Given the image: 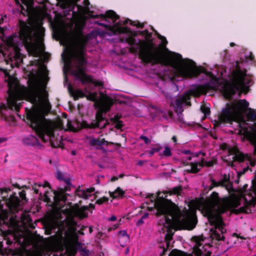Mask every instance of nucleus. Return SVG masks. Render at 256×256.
<instances>
[{"label": "nucleus", "instance_id": "obj_64", "mask_svg": "<svg viewBox=\"0 0 256 256\" xmlns=\"http://www.w3.org/2000/svg\"><path fill=\"white\" fill-rule=\"evenodd\" d=\"M67 126H68V128L71 130L72 128H74L72 126V125L71 124V122L70 121H69L68 120V124H67Z\"/></svg>", "mask_w": 256, "mask_h": 256}, {"label": "nucleus", "instance_id": "obj_59", "mask_svg": "<svg viewBox=\"0 0 256 256\" xmlns=\"http://www.w3.org/2000/svg\"><path fill=\"white\" fill-rule=\"evenodd\" d=\"M178 114V120L182 122V123H184V118H183V114L182 113H177Z\"/></svg>", "mask_w": 256, "mask_h": 256}, {"label": "nucleus", "instance_id": "obj_19", "mask_svg": "<svg viewBox=\"0 0 256 256\" xmlns=\"http://www.w3.org/2000/svg\"><path fill=\"white\" fill-rule=\"evenodd\" d=\"M234 159L240 162L248 161L252 166H254L256 164V162L252 160L251 155L248 154H244L238 152L235 154Z\"/></svg>", "mask_w": 256, "mask_h": 256}, {"label": "nucleus", "instance_id": "obj_62", "mask_svg": "<svg viewBox=\"0 0 256 256\" xmlns=\"http://www.w3.org/2000/svg\"><path fill=\"white\" fill-rule=\"evenodd\" d=\"M118 227V224H114L112 226L110 227V228H108V231L110 232V231H112V230H114L116 229Z\"/></svg>", "mask_w": 256, "mask_h": 256}, {"label": "nucleus", "instance_id": "obj_43", "mask_svg": "<svg viewBox=\"0 0 256 256\" xmlns=\"http://www.w3.org/2000/svg\"><path fill=\"white\" fill-rule=\"evenodd\" d=\"M108 198L106 196H104L102 198L98 199L96 200V204H97L99 205L102 204L104 202H108Z\"/></svg>", "mask_w": 256, "mask_h": 256}, {"label": "nucleus", "instance_id": "obj_12", "mask_svg": "<svg viewBox=\"0 0 256 256\" xmlns=\"http://www.w3.org/2000/svg\"><path fill=\"white\" fill-rule=\"evenodd\" d=\"M113 104L112 100H110L102 104L98 109L96 114V120H93L90 124H88L86 121L83 120L80 124L82 128L94 129L99 128H104L109 124V122L103 116V114H106L110 110Z\"/></svg>", "mask_w": 256, "mask_h": 256}, {"label": "nucleus", "instance_id": "obj_2", "mask_svg": "<svg viewBox=\"0 0 256 256\" xmlns=\"http://www.w3.org/2000/svg\"><path fill=\"white\" fill-rule=\"evenodd\" d=\"M168 42L161 35V67L165 66L161 72V80L167 79L174 81L178 78H191L198 76L201 73L214 76L211 72L202 66H197L192 60L183 59L182 56L172 52L166 48Z\"/></svg>", "mask_w": 256, "mask_h": 256}, {"label": "nucleus", "instance_id": "obj_58", "mask_svg": "<svg viewBox=\"0 0 256 256\" xmlns=\"http://www.w3.org/2000/svg\"><path fill=\"white\" fill-rule=\"evenodd\" d=\"M11 190L10 188H0V191L1 192V194H2L4 192L8 193V192H10Z\"/></svg>", "mask_w": 256, "mask_h": 256}, {"label": "nucleus", "instance_id": "obj_33", "mask_svg": "<svg viewBox=\"0 0 256 256\" xmlns=\"http://www.w3.org/2000/svg\"><path fill=\"white\" fill-rule=\"evenodd\" d=\"M140 34L144 36L146 40L150 42H152V33L150 32L148 30H145L143 31L140 32Z\"/></svg>", "mask_w": 256, "mask_h": 256}, {"label": "nucleus", "instance_id": "obj_13", "mask_svg": "<svg viewBox=\"0 0 256 256\" xmlns=\"http://www.w3.org/2000/svg\"><path fill=\"white\" fill-rule=\"evenodd\" d=\"M20 106V103L18 104L16 102L15 96L10 94L8 98H7V105L2 103L0 104V116L5 120L14 122L16 121L15 116L10 114H8V112L9 111L14 110L16 112H18Z\"/></svg>", "mask_w": 256, "mask_h": 256}, {"label": "nucleus", "instance_id": "obj_56", "mask_svg": "<svg viewBox=\"0 0 256 256\" xmlns=\"http://www.w3.org/2000/svg\"><path fill=\"white\" fill-rule=\"evenodd\" d=\"M87 228V226H82L81 228H80V230H78V232H76L78 234H80V235H84V230L86 229Z\"/></svg>", "mask_w": 256, "mask_h": 256}, {"label": "nucleus", "instance_id": "obj_40", "mask_svg": "<svg viewBox=\"0 0 256 256\" xmlns=\"http://www.w3.org/2000/svg\"><path fill=\"white\" fill-rule=\"evenodd\" d=\"M161 116L166 119H168V118L172 119L173 116V112L172 111H168V114H166L161 110Z\"/></svg>", "mask_w": 256, "mask_h": 256}, {"label": "nucleus", "instance_id": "obj_39", "mask_svg": "<svg viewBox=\"0 0 256 256\" xmlns=\"http://www.w3.org/2000/svg\"><path fill=\"white\" fill-rule=\"evenodd\" d=\"M200 109L202 112L204 114L205 116H207L210 114V111L208 107L203 106H201Z\"/></svg>", "mask_w": 256, "mask_h": 256}, {"label": "nucleus", "instance_id": "obj_7", "mask_svg": "<svg viewBox=\"0 0 256 256\" xmlns=\"http://www.w3.org/2000/svg\"><path fill=\"white\" fill-rule=\"evenodd\" d=\"M122 42H126L130 47L131 53H139V58L145 64H160V44L156 48L150 45L141 46L134 38L128 36L125 40L120 39Z\"/></svg>", "mask_w": 256, "mask_h": 256}, {"label": "nucleus", "instance_id": "obj_24", "mask_svg": "<svg viewBox=\"0 0 256 256\" xmlns=\"http://www.w3.org/2000/svg\"><path fill=\"white\" fill-rule=\"evenodd\" d=\"M202 244L200 242H197L195 246L193 248V253L195 256H211L212 252L208 251L206 254H204L202 250L200 248Z\"/></svg>", "mask_w": 256, "mask_h": 256}, {"label": "nucleus", "instance_id": "obj_28", "mask_svg": "<svg viewBox=\"0 0 256 256\" xmlns=\"http://www.w3.org/2000/svg\"><path fill=\"white\" fill-rule=\"evenodd\" d=\"M109 193L110 197L114 199H116L120 197H122L124 194V192L120 188L118 187L114 192H110Z\"/></svg>", "mask_w": 256, "mask_h": 256}, {"label": "nucleus", "instance_id": "obj_50", "mask_svg": "<svg viewBox=\"0 0 256 256\" xmlns=\"http://www.w3.org/2000/svg\"><path fill=\"white\" fill-rule=\"evenodd\" d=\"M216 163V161L215 160H210L205 162L204 164L208 167H211L212 166Z\"/></svg>", "mask_w": 256, "mask_h": 256}, {"label": "nucleus", "instance_id": "obj_15", "mask_svg": "<svg viewBox=\"0 0 256 256\" xmlns=\"http://www.w3.org/2000/svg\"><path fill=\"white\" fill-rule=\"evenodd\" d=\"M148 197L150 198L152 206H148V210L158 217L160 216V191L157 192L156 196L151 194Z\"/></svg>", "mask_w": 256, "mask_h": 256}, {"label": "nucleus", "instance_id": "obj_17", "mask_svg": "<svg viewBox=\"0 0 256 256\" xmlns=\"http://www.w3.org/2000/svg\"><path fill=\"white\" fill-rule=\"evenodd\" d=\"M4 238L6 244L8 246L12 245L14 242L22 245L23 243L22 240L24 239L22 234L16 233L10 230L4 232Z\"/></svg>", "mask_w": 256, "mask_h": 256}, {"label": "nucleus", "instance_id": "obj_38", "mask_svg": "<svg viewBox=\"0 0 256 256\" xmlns=\"http://www.w3.org/2000/svg\"><path fill=\"white\" fill-rule=\"evenodd\" d=\"M118 242L120 246L124 247L129 241L130 236L128 237H119L118 238Z\"/></svg>", "mask_w": 256, "mask_h": 256}, {"label": "nucleus", "instance_id": "obj_18", "mask_svg": "<svg viewBox=\"0 0 256 256\" xmlns=\"http://www.w3.org/2000/svg\"><path fill=\"white\" fill-rule=\"evenodd\" d=\"M211 88V86L209 83L204 84L195 85L190 90V92L194 96H198L200 94H206Z\"/></svg>", "mask_w": 256, "mask_h": 256}, {"label": "nucleus", "instance_id": "obj_31", "mask_svg": "<svg viewBox=\"0 0 256 256\" xmlns=\"http://www.w3.org/2000/svg\"><path fill=\"white\" fill-rule=\"evenodd\" d=\"M168 256H192L189 254L177 249L172 250L169 254Z\"/></svg>", "mask_w": 256, "mask_h": 256}, {"label": "nucleus", "instance_id": "obj_23", "mask_svg": "<svg viewBox=\"0 0 256 256\" xmlns=\"http://www.w3.org/2000/svg\"><path fill=\"white\" fill-rule=\"evenodd\" d=\"M80 0H62L60 6L62 8H70L73 10Z\"/></svg>", "mask_w": 256, "mask_h": 256}, {"label": "nucleus", "instance_id": "obj_30", "mask_svg": "<svg viewBox=\"0 0 256 256\" xmlns=\"http://www.w3.org/2000/svg\"><path fill=\"white\" fill-rule=\"evenodd\" d=\"M43 187L44 188H46V187H48L50 189H52V188L50 186V184L48 182H45L44 184H38L36 183H34V184L32 186V190L34 191V192L36 194H38L39 189L38 188Z\"/></svg>", "mask_w": 256, "mask_h": 256}, {"label": "nucleus", "instance_id": "obj_63", "mask_svg": "<svg viewBox=\"0 0 256 256\" xmlns=\"http://www.w3.org/2000/svg\"><path fill=\"white\" fill-rule=\"evenodd\" d=\"M144 220L140 218L136 222L137 226H140L144 224Z\"/></svg>", "mask_w": 256, "mask_h": 256}, {"label": "nucleus", "instance_id": "obj_36", "mask_svg": "<svg viewBox=\"0 0 256 256\" xmlns=\"http://www.w3.org/2000/svg\"><path fill=\"white\" fill-rule=\"evenodd\" d=\"M190 166V168L187 170L188 172L196 174L200 171V170L198 168V164L196 163L191 162Z\"/></svg>", "mask_w": 256, "mask_h": 256}, {"label": "nucleus", "instance_id": "obj_6", "mask_svg": "<svg viewBox=\"0 0 256 256\" xmlns=\"http://www.w3.org/2000/svg\"><path fill=\"white\" fill-rule=\"evenodd\" d=\"M88 41V36L83 34L80 30L76 37V48L71 54L74 60V68H72L70 72L76 80L80 81L82 84H93L95 86H103L102 82L94 80L92 76L86 73L88 61L86 46Z\"/></svg>", "mask_w": 256, "mask_h": 256}, {"label": "nucleus", "instance_id": "obj_55", "mask_svg": "<svg viewBox=\"0 0 256 256\" xmlns=\"http://www.w3.org/2000/svg\"><path fill=\"white\" fill-rule=\"evenodd\" d=\"M114 123L116 124L115 128L116 129H120L124 126L121 120Z\"/></svg>", "mask_w": 256, "mask_h": 256}, {"label": "nucleus", "instance_id": "obj_10", "mask_svg": "<svg viewBox=\"0 0 256 256\" xmlns=\"http://www.w3.org/2000/svg\"><path fill=\"white\" fill-rule=\"evenodd\" d=\"M56 245L61 252L60 256H76L78 250L82 247V244L78 240H76L73 244L72 239L68 232H65L63 235L62 232H60L56 236Z\"/></svg>", "mask_w": 256, "mask_h": 256}, {"label": "nucleus", "instance_id": "obj_42", "mask_svg": "<svg viewBox=\"0 0 256 256\" xmlns=\"http://www.w3.org/2000/svg\"><path fill=\"white\" fill-rule=\"evenodd\" d=\"M20 197L21 200L24 201V202H28V199L26 197V193L24 190H22L19 192Z\"/></svg>", "mask_w": 256, "mask_h": 256}, {"label": "nucleus", "instance_id": "obj_51", "mask_svg": "<svg viewBox=\"0 0 256 256\" xmlns=\"http://www.w3.org/2000/svg\"><path fill=\"white\" fill-rule=\"evenodd\" d=\"M12 186L16 188H18V189H22V188H24L26 189H29L30 188V186H26V185H23L22 186H20L17 183H16V184H12Z\"/></svg>", "mask_w": 256, "mask_h": 256}, {"label": "nucleus", "instance_id": "obj_57", "mask_svg": "<svg viewBox=\"0 0 256 256\" xmlns=\"http://www.w3.org/2000/svg\"><path fill=\"white\" fill-rule=\"evenodd\" d=\"M222 182L226 184L228 182H230V177L229 176H226V174H224V176H223V178L222 179Z\"/></svg>", "mask_w": 256, "mask_h": 256}, {"label": "nucleus", "instance_id": "obj_14", "mask_svg": "<svg viewBox=\"0 0 256 256\" xmlns=\"http://www.w3.org/2000/svg\"><path fill=\"white\" fill-rule=\"evenodd\" d=\"M94 18H102L106 20L107 18H110L112 20L114 24L112 26L114 30H116L120 34L130 33V30L126 27H122L120 25L122 24L120 21L116 22L119 20L120 16L112 10L106 11L105 14H96L92 16Z\"/></svg>", "mask_w": 256, "mask_h": 256}, {"label": "nucleus", "instance_id": "obj_8", "mask_svg": "<svg viewBox=\"0 0 256 256\" xmlns=\"http://www.w3.org/2000/svg\"><path fill=\"white\" fill-rule=\"evenodd\" d=\"M232 84H226L222 87V92L226 98H230L236 91L248 90L250 86L252 80L246 78V72H243L239 66L232 72Z\"/></svg>", "mask_w": 256, "mask_h": 256}, {"label": "nucleus", "instance_id": "obj_35", "mask_svg": "<svg viewBox=\"0 0 256 256\" xmlns=\"http://www.w3.org/2000/svg\"><path fill=\"white\" fill-rule=\"evenodd\" d=\"M128 21L130 22V25L133 26H136L138 28H142L144 26V24L143 23H140L138 21H132L129 20H126L124 22V24H127Z\"/></svg>", "mask_w": 256, "mask_h": 256}, {"label": "nucleus", "instance_id": "obj_44", "mask_svg": "<svg viewBox=\"0 0 256 256\" xmlns=\"http://www.w3.org/2000/svg\"><path fill=\"white\" fill-rule=\"evenodd\" d=\"M210 181L212 182L211 185L210 186L209 190H212L214 187L218 186V182H216L214 180L211 178Z\"/></svg>", "mask_w": 256, "mask_h": 256}, {"label": "nucleus", "instance_id": "obj_21", "mask_svg": "<svg viewBox=\"0 0 256 256\" xmlns=\"http://www.w3.org/2000/svg\"><path fill=\"white\" fill-rule=\"evenodd\" d=\"M95 190L94 188L91 187L89 188H86V190H82L77 189L76 191V196L83 198L84 199H88L89 197L91 196V193L93 192Z\"/></svg>", "mask_w": 256, "mask_h": 256}, {"label": "nucleus", "instance_id": "obj_20", "mask_svg": "<svg viewBox=\"0 0 256 256\" xmlns=\"http://www.w3.org/2000/svg\"><path fill=\"white\" fill-rule=\"evenodd\" d=\"M88 210V207L86 206H83L81 208L73 207L70 210V214L74 216L84 218L88 216V213L86 212Z\"/></svg>", "mask_w": 256, "mask_h": 256}, {"label": "nucleus", "instance_id": "obj_34", "mask_svg": "<svg viewBox=\"0 0 256 256\" xmlns=\"http://www.w3.org/2000/svg\"><path fill=\"white\" fill-rule=\"evenodd\" d=\"M172 153L171 151V149L168 146H164V149L162 152V153L161 154V158L165 156V157H170L172 156Z\"/></svg>", "mask_w": 256, "mask_h": 256}, {"label": "nucleus", "instance_id": "obj_54", "mask_svg": "<svg viewBox=\"0 0 256 256\" xmlns=\"http://www.w3.org/2000/svg\"><path fill=\"white\" fill-rule=\"evenodd\" d=\"M140 138L143 140L146 144H149L150 142V140L144 136H141L140 137Z\"/></svg>", "mask_w": 256, "mask_h": 256}, {"label": "nucleus", "instance_id": "obj_29", "mask_svg": "<svg viewBox=\"0 0 256 256\" xmlns=\"http://www.w3.org/2000/svg\"><path fill=\"white\" fill-rule=\"evenodd\" d=\"M108 142L104 138H93L90 140V144L92 146H100L104 144L108 145Z\"/></svg>", "mask_w": 256, "mask_h": 256}, {"label": "nucleus", "instance_id": "obj_45", "mask_svg": "<svg viewBox=\"0 0 256 256\" xmlns=\"http://www.w3.org/2000/svg\"><path fill=\"white\" fill-rule=\"evenodd\" d=\"M129 236L127 234L126 230H120L118 232V238L119 237H128Z\"/></svg>", "mask_w": 256, "mask_h": 256}, {"label": "nucleus", "instance_id": "obj_41", "mask_svg": "<svg viewBox=\"0 0 256 256\" xmlns=\"http://www.w3.org/2000/svg\"><path fill=\"white\" fill-rule=\"evenodd\" d=\"M79 252L80 255L82 256H88L90 254L89 250L84 248H80Z\"/></svg>", "mask_w": 256, "mask_h": 256}, {"label": "nucleus", "instance_id": "obj_49", "mask_svg": "<svg viewBox=\"0 0 256 256\" xmlns=\"http://www.w3.org/2000/svg\"><path fill=\"white\" fill-rule=\"evenodd\" d=\"M160 150V146H158L156 148H152L148 153L150 156H152L154 152H158Z\"/></svg>", "mask_w": 256, "mask_h": 256}, {"label": "nucleus", "instance_id": "obj_4", "mask_svg": "<svg viewBox=\"0 0 256 256\" xmlns=\"http://www.w3.org/2000/svg\"><path fill=\"white\" fill-rule=\"evenodd\" d=\"M18 34H13L4 40L6 45L12 50L14 57L16 60H22L24 55L20 52L17 40L21 42L29 55L38 57L42 52L44 50V46L38 44L36 40V32H44V29L40 26H36L30 22H26L19 20Z\"/></svg>", "mask_w": 256, "mask_h": 256}, {"label": "nucleus", "instance_id": "obj_27", "mask_svg": "<svg viewBox=\"0 0 256 256\" xmlns=\"http://www.w3.org/2000/svg\"><path fill=\"white\" fill-rule=\"evenodd\" d=\"M56 178L60 181H63L66 184V186H68L70 188L72 186L70 180L68 178H65L64 174L60 171H58L56 172Z\"/></svg>", "mask_w": 256, "mask_h": 256}, {"label": "nucleus", "instance_id": "obj_52", "mask_svg": "<svg viewBox=\"0 0 256 256\" xmlns=\"http://www.w3.org/2000/svg\"><path fill=\"white\" fill-rule=\"evenodd\" d=\"M224 187L228 191L232 190V184L230 182L225 184Z\"/></svg>", "mask_w": 256, "mask_h": 256}, {"label": "nucleus", "instance_id": "obj_22", "mask_svg": "<svg viewBox=\"0 0 256 256\" xmlns=\"http://www.w3.org/2000/svg\"><path fill=\"white\" fill-rule=\"evenodd\" d=\"M24 144L26 145L40 146L38 139L35 136L30 135L28 137L24 138L22 140Z\"/></svg>", "mask_w": 256, "mask_h": 256}, {"label": "nucleus", "instance_id": "obj_25", "mask_svg": "<svg viewBox=\"0 0 256 256\" xmlns=\"http://www.w3.org/2000/svg\"><path fill=\"white\" fill-rule=\"evenodd\" d=\"M69 90L75 100H78L79 98H84L86 96V94L80 90H74L69 88Z\"/></svg>", "mask_w": 256, "mask_h": 256}, {"label": "nucleus", "instance_id": "obj_37", "mask_svg": "<svg viewBox=\"0 0 256 256\" xmlns=\"http://www.w3.org/2000/svg\"><path fill=\"white\" fill-rule=\"evenodd\" d=\"M28 94L34 102L37 101V94L34 90H31L28 92Z\"/></svg>", "mask_w": 256, "mask_h": 256}, {"label": "nucleus", "instance_id": "obj_61", "mask_svg": "<svg viewBox=\"0 0 256 256\" xmlns=\"http://www.w3.org/2000/svg\"><path fill=\"white\" fill-rule=\"evenodd\" d=\"M247 58H248L249 60H250L252 61V60H254V55L253 54H252V52H250V54H249L248 56L247 57Z\"/></svg>", "mask_w": 256, "mask_h": 256}, {"label": "nucleus", "instance_id": "obj_46", "mask_svg": "<svg viewBox=\"0 0 256 256\" xmlns=\"http://www.w3.org/2000/svg\"><path fill=\"white\" fill-rule=\"evenodd\" d=\"M72 235L73 236L74 241L76 242L78 240V234L76 232V229L75 228H72Z\"/></svg>", "mask_w": 256, "mask_h": 256}, {"label": "nucleus", "instance_id": "obj_26", "mask_svg": "<svg viewBox=\"0 0 256 256\" xmlns=\"http://www.w3.org/2000/svg\"><path fill=\"white\" fill-rule=\"evenodd\" d=\"M186 102V100L184 98H176L175 100L176 112V113H182L184 111L183 106Z\"/></svg>", "mask_w": 256, "mask_h": 256}, {"label": "nucleus", "instance_id": "obj_32", "mask_svg": "<svg viewBox=\"0 0 256 256\" xmlns=\"http://www.w3.org/2000/svg\"><path fill=\"white\" fill-rule=\"evenodd\" d=\"M86 92L88 94H86L85 96L88 100L92 102H96L97 100L98 96L96 92H88L86 90Z\"/></svg>", "mask_w": 256, "mask_h": 256}, {"label": "nucleus", "instance_id": "obj_47", "mask_svg": "<svg viewBox=\"0 0 256 256\" xmlns=\"http://www.w3.org/2000/svg\"><path fill=\"white\" fill-rule=\"evenodd\" d=\"M62 59L64 61V62H65L66 64H68V66H71V64H72V62H71V58L68 56V58H64V56H63V54H62Z\"/></svg>", "mask_w": 256, "mask_h": 256}, {"label": "nucleus", "instance_id": "obj_3", "mask_svg": "<svg viewBox=\"0 0 256 256\" xmlns=\"http://www.w3.org/2000/svg\"><path fill=\"white\" fill-rule=\"evenodd\" d=\"M182 190L180 185L168 190L161 192L164 196H161V216L164 215V222L163 225L168 230L172 229L192 230L198 222L196 210L190 208L186 210L182 214H178L176 207L170 199L166 198L169 196L178 195Z\"/></svg>", "mask_w": 256, "mask_h": 256}, {"label": "nucleus", "instance_id": "obj_53", "mask_svg": "<svg viewBox=\"0 0 256 256\" xmlns=\"http://www.w3.org/2000/svg\"><path fill=\"white\" fill-rule=\"evenodd\" d=\"M96 24L100 26H103L106 28H108V29H114V28H112V26H111L110 24H104V23H102V22H97Z\"/></svg>", "mask_w": 256, "mask_h": 256}, {"label": "nucleus", "instance_id": "obj_16", "mask_svg": "<svg viewBox=\"0 0 256 256\" xmlns=\"http://www.w3.org/2000/svg\"><path fill=\"white\" fill-rule=\"evenodd\" d=\"M4 200H6L7 206L10 212L14 214L17 212L20 207V200L18 197L16 196L14 192L9 198H6V196H2Z\"/></svg>", "mask_w": 256, "mask_h": 256}, {"label": "nucleus", "instance_id": "obj_48", "mask_svg": "<svg viewBox=\"0 0 256 256\" xmlns=\"http://www.w3.org/2000/svg\"><path fill=\"white\" fill-rule=\"evenodd\" d=\"M250 170L248 166L242 169V170L238 172V176L240 178L242 175L244 174L246 171Z\"/></svg>", "mask_w": 256, "mask_h": 256}, {"label": "nucleus", "instance_id": "obj_5", "mask_svg": "<svg viewBox=\"0 0 256 256\" xmlns=\"http://www.w3.org/2000/svg\"><path fill=\"white\" fill-rule=\"evenodd\" d=\"M26 122L42 140L46 142L48 140L54 148L61 147V138L56 137L54 134V125L52 122L46 118L44 110L35 106L32 109L26 108Z\"/></svg>", "mask_w": 256, "mask_h": 256}, {"label": "nucleus", "instance_id": "obj_9", "mask_svg": "<svg viewBox=\"0 0 256 256\" xmlns=\"http://www.w3.org/2000/svg\"><path fill=\"white\" fill-rule=\"evenodd\" d=\"M227 107L222 110L219 116V120L214 121V128L220 126L222 122L231 123L234 120L236 116L244 110L249 106V103L246 100H240L237 102H234L231 106L227 104Z\"/></svg>", "mask_w": 256, "mask_h": 256}, {"label": "nucleus", "instance_id": "obj_60", "mask_svg": "<svg viewBox=\"0 0 256 256\" xmlns=\"http://www.w3.org/2000/svg\"><path fill=\"white\" fill-rule=\"evenodd\" d=\"M120 116L118 115V114H116V115H115L114 116V117L113 118H112V121L114 122H118V121H120Z\"/></svg>", "mask_w": 256, "mask_h": 256}, {"label": "nucleus", "instance_id": "obj_1", "mask_svg": "<svg viewBox=\"0 0 256 256\" xmlns=\"http://www.w3.org/2000/svg\"><path fill=\"white\" fill-rule=\"evenodd\" d=\"M248 185L245 184L240 188V196L232 194L220 198L217 192H213L204 199L201 198L200 206L202 212L206 217L211 225L216 228L210 230V237L212 240H224L223 234L226 230L222 227L221 214L227 211H230L236 214L252 212L250 207L256 204V184H252L249 190Z\"/></svg>", "mask_w": 256, "mask_h": 256}, {"label": "nucleus", "instance_id": "obj_11", "mask_svg": "<svg viewBox=\"0 0 256 256\" xmlns=\"http://www.w3.org/2000/svg\"><path fill=\"white\" fill-rule=\"evenodd\" d=\"M70 188L68 186H64V188H58L57 190H52L50 192L46 190L44 192V196L42 193H40V196L44 198V201L60 209L64 207L67 200L68 194L66 192L70 191Z\"/></svg>", "mask_w": 256, "mask_h": 256}]
</instances>
